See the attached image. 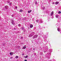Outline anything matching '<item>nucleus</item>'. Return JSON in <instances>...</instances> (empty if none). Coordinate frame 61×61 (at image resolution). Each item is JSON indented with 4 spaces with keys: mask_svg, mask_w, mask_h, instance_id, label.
<instances>
[{
    "mask_svg": "<svg viewBox=\"0 0 61 61\" xmlns=\"http://www.w3.org/2000/svg\"><path fill=\"white\" fill-rule=\"evenodd\" d=\"M37 36H38V35H35L33 37V39H34V38H37Z\"/></svg>",
    "mask_w": 61,
    "mask_h": 61,
    "instance_id": "f257e3e1",
    "label": "nucleus"
},
{
    "mask_svg": "<svg viewBox=\"0 0 61 61\" xmlns=\"http://www.w3.org/2000/svg\"><path fill=\"white\" fill-rule=\"evenodd\" d=\"M11 23L12 25H14L15 24V22H14V20H13L11 22Z\"/></svg>",
    "mask_w": 61,
    "mask_h": 61,
    "instance_id": "f03ea898",
    "label": "nucleus"
},
{
    "mask_svg": "<svg viewBox=\"0 0 61 61\" xmlns=\"http://www.w3.org/2000/svg\"><path fill=\"white\" fill-rule=\"evenodd\" d=\"M53 14H54V11H52L51 12V16H52V15H53Z\"/></svg>",
    "mask_w": 61,
    "mask_h": 61,
    "instance_id": "7ed1b4c3",
    "label": "nucleus"
},
{
    "mask_svg": "<svg viewBox=\"0 0 61 61\" xmlns=\"http://www.w3.org/2000/svg\"><path fill=\"white\" fill-rule=\"evenodd\" d=\"M33 27V25L31 24L30 25V27L31 28H32V27Z\"/></svg>",
    "mask_w": 61,
    "mask_h": 61,
    "instance_id": "20e7f679",
    "label": "nucleus"
},
{
    "mask_svg": "<svg viewBox=\"0 0 61 61\" xmlns=\"http://www.w3.org/2000/svg\"><path fill=\"white\" fill-rule=\"evenodd\" d=\"M39 21L41 23H42L43 22V21H42V19H40Z\"/></svg>",
    "mask_w": 61,
    "mask_h": 61,
    "instance_id": "39448f33",
    "label": "nucleus"
},
{
    "mask_svg": "<svg viewBox=\"0 0 61 61\" xmlns=\"http://www.w3.org/2000/svg\"><path fill=\"white\" fill-rule=\"evenodd\" d=\"M32 11V10H29L28 11V13H31Z\"/></svg>",
    "mask_w": 61,
    "mask_h": 61,
    "instance_id": "423d86ee",
    "label": "nucleus"
},
{
    "mask_svg": "<svg viewBox=\"0 0 61 61\" xmlns=\"http://www.w3.org/2000/svg\"><path fill=\"white\" fill-rule=\"evenodd\" d=\"M5 8L6 9H7L8 8V7L7 5L5 6Z\"/></svg>",
    "mask_w": 61,
    "mask_h": 61,
    "instance_id": "0eeeda50",
    "label": "nucleus"
},
{
    "mask_svg": "<svg viewBox=\"0 0 61 61\" xmlns=\"http://www.w3.org/2000/svg\"><path fill=\"white\" fill-rule=\"evenodd\" d=\"M25 48H26V47H25V46L23 47L22 48V49H25Z\"/></svg>",
    "mask_w": 61,
    "mask_h": 61,
    "instance_id": "6e6552de",
    "label": "nucleus"
},
{
    "mask_svg": "<svg viewBox=\"0 0 61 61\" xmlns=\"http://www.w3.org/2000/svg\"><path fill=\"white\" fill-rule=\"evenodd\" d=\"M24 57L25 58H26L28 57V56H24Z\"/></svg>",
    "mask_w": 61,
    "mask_h": 61,
    "instance_id": "1a4fd4ad",
    "label": "nucleus"
},
{
    "mask_svg": "<svg viewBox=\"0 0 61 61\" xmlns=\"http://www.w3.org/2000/svg\"><path fill=\"white\" fill-rule=\"evenodd\" d=\"M59 3V2H56V5H57Z\"/></svg>",
    "mask_w": 61,
    "mask_h": 61,
    "instance_id": "9d476101",
    "label": "nucleus"
},
{
    "mask_svg": "<svg viewBox=\"0 0 61 61\" xmlns=\"http://www.w3.org/2000/svg\"><path fill=\"white\" fill-rule=\"evenodd\" d=\"M15 58H18V56H16L15 57Z\"/></svg>",
    "mask_w": 61,
    "mask_h": 61,
    "instance_id": "9b49d317",
    "label": "nucleus"
},
{
    "mask_svg": "<svg viewBox=\"0 0 61 61\" xmlns=\"http://www.w3.org/2000/svg\"><path fill=\"white\" fill-rule=\"evenodd\" d=\"M58 15H56V18H57L58 17Z\"/></svg>",
    "mask_w": 61,
    "mask_h": 61,
    "instance_id": "f8f14e48",
    "label": "nucleus"
},
{
    "mask_svg": "<svg viewBox=\"0 0 61 61\" xmlns=\"http://www.w3.org/2000/svg\"><path fill=\"white\" fill-rule=\"evenodd\" d=\"M33 36V35H29V37H31V36Z\"/></svg>",
    "mask_w": 61,
    "mask_h": 61,
    "instance_id": "ddd939ff",
    "label": "nucleus"
},
{
    "mask_svg": "<svg viewBox=\"0 0 61 61\" xmlns=\"http://www.w3.org/2000/svg\"><path fill=\"white\" fill-rule=\"evenodd\" d=\"M57 30L58 31H60V29H58V28H57Z\"/></svg>",
    "mask_w": 61,
    "mask_h": 61,
    "instance_id": "4468645a",
    "label": "nucleus"
},
{
    "mask_svg": "<svg viewBox=\"0 0 61 61\" xmlns=\"http://www.w3.org/2000/svg\"><path fill=\"white\" fill-rule=\"evenodd\" d=\"M23 11V10H20V12H22Z\"/></svg>",
    "mask_w": 61,
    "mask_h": 61,
    "instance_id": "2eb2a0df",
    "label": "nucleus"
},
{
    "mask_svg": "<svg viewBox=\"0 0 61 61\" xmlns=\"http://www.w3.org/2000/svg\"><path fill=\"white\" fill-rule=\"evenodd\" d=\"M10 55H12V53H10Z\"/></svg>",
    "mask_w": 61,
    "mask_h": 61,
    "instance_id": "dca6fc26",
    "label": "nucleus"
},
{
    "mask_svg": "<svg viewBox=\"0 0 61 61\" xmlns=\"http://www.w3.org/2000/svg\"><path fill=\"white\" fill-rule=\"evenodd\" d=\"M61 12L60 11H59L58 13V14H61Z\"/></svg>",
    "mask_w": 61,
    "mask_h": 61,
    "instance_id": "f3484780",
    "label": "nucleus"
},
{
    "mask_svg": "<svg viewBox=\"0 0 61 61\" xmlns=\"http://www.w3.org/2000/svg\"><path fill=\"white\" fill-rule=\"evenodd\" d=\"M35 5H36L37 4V2H36L35 3Z\"/></svg>",
    "mask_w": 61,
    "mask_h": 61,
    "instance_id": "a211bd4d",
    "label": "nucleus"
},
{
    "mask_svg": "<svg viewBox=\"0 0 61 61\" xmlns=\"http://www.w3.org/2000/svg\"><path fill=\"white\" fill-rule=\"evenodd\" d=\"M36 22H37V23L38 22V20H36Z\"/></svg>",
    "mask_w": 61,
    "mask_h": 61,
    "instance_id": "6ab92c4d",
    "label": "nucleus"
},
{
    "mask_svg": "<svg viewBox=\"0 0 61 61\" xmlns=\"http://www.w3.org/2000/svg\"><path fill=\"white\" fill-rule=\"evenodd\" d=\"M21 29L22 30H23L24 29V27L21 28Z\"/></svg>",
    "mask_w": 61,
    "mask_h": 61,
    "instance_id": "aec40b11",
    "label": "nucleus"
},
{
    "mask_svg": "<svg viewBox=\"0 0 61 61\" xmlns=\"http://www.w3.org/2000/svg\"><path fill=\"white\" fill-rule=\"evenodd\" d=\"M10 59H12V58H13V57H10Z\"/></svg>",
    "mask_w": 61,
    "mask_h": 61,
    "instance_id": "412c9836",
    "label": "nucleus"
},
{
    "mask_svg": "<svg viewBox=\"0 0 61 61\" xmlns=\"http://www.w3.org/2000/svg\"><path fill=\"white\" fill-rule=\"evenodd\" d=\"M44 41H45V42H46V39Z\"/></svg>",
    "mask_w": 61,
    "mask_h": 61,
    "instance_id": "4be33fe9",
    "label": "nucleus"
},
{
    "mask_svg": "<svg viewBox=\"0 0 61 61\" xmlns=\"http://www.w3.org/2000/svg\"><path fill=\"white\" fill-rule=\"evenodd\" d=\"M40 54H41V55H42V54H43V53L41 52V53H40Z\"/></svg>",
    "mask_w": 61,
    "mask_h": 61,
    "instance_id": "5701e85b",
    "label": "nucleus"
},
{
    "mask_svg": "<svg viewBox=\"0 0 61 61\" xmlns=\"http://www.w3.org/2000/svg\"><path fill=\"white\" fill-rule=\"evenodd\" d=\"M10 5H11L12 4V3H10L9 4Z\"/></svg>",
    "mask_w": 61,
    "mask_h": 61,
    "instance_id": "b1692460",
    "label": "nucleus"
},
{
    "mask_svg": "<svg viewBox=\"0 0 61 61\" xmlns=\"http://www.w3.org/2000/svg\"><path fill=\"white\" fill-rule=\"evenodd\" d=\"M18 26H20V25L19 24L18 25Z\"/></svg>",
    "mask_w": 61,
    "mask_h": 61,
    "instance_id": "393cba45",
    "label": "nucleus"
},
{
    "mask_svg": "<svg viewBox=\"0 0 61 61\" xmlns=\"http://www.w3.org/2000/svg\"><path fill=\"white\" fill-rule=\"evenodd\" d=\"M52 4H55V3L54 2H53L52 3Z\"/></svg>",
    "mask_w": 61,
    "mask_h": 61,
    "instance_id": "a878e982",
    "label": "nucleus"
},
{
    "mask_svg": "<svg viewBox=\"0 0 61 61\" xmlns=\"http://www.w3.org/2000/svg\"><path fill=\"white\" fill-rule=\"evenodd\" d=\"M22 55L23 56H24V54L23 53V54H22Z\"/></svg>",
    "mask_w": 61,
    "mask_h": 61,
    "instance_id": "bb28decb",
    "label": "nucleus"
},
{
    "mask_svg": "<svg viewBox=\"0 0 61 61\" xmlns=\"http://www.w3.org/2000/svg\"><path fill=\"white\" fill-rule=\"evenodd\" d=\"M24 61H27L26 60H25Z\"/></svg>",
    "mask_w": 61,
    "mask_h": 61,
    "instance_id": "cd10ccee",
    "label": "nucleus"
},
{
    "mask_svg": "<svg viewBox=\"0 0 61 61\" xmlns=\"http://www.w3.org/2000/svg\"><path fill=\"white\" fill-rule=\"evenodd\" d=\"M15 7L16 8V9L17 8V6Z\"/></svg>",
    "mask_w": 61,
    "mask_h": 61,
    "instance_id": "c85d7f7f",
    "label": "nucleus"
},
{
    "mask_svg": "<svg viewBox=\"0 0 61 61\" xmlns=\"http://www.w3.org/2000/svg\"><path fill=\"white\" fill-rule=\"evenodd\" d=\"M12 17H13V16H14L13 15H12Z\"/></svg>",
    "mask_w": 61,
    "mask_h": 61,
    "instance_id": "c756f323",
    "label": "nucleus"
},
{
    "mask_svg": "<svg viewBox=\"0 0 61 61\" xmlns=\"http://www.w3.org/2000/svg\"><path fill=\"white\" fill-rule=\"evenodd\" d=\"M33 50H35V49L34 48V49H33Z\"/></svg>",
    "mask_w": 61,
    "mask_h": 61,
    "instance_id": "7c9ffc66",
    "label": "nucleus"
},
{
    "mask_svg": "<svg viewBox=\"0 0 61 61\" xmlns=\"http://www.w3.org/2000/svg\"><path fill=\"white\" fill-rule=\"evenodd\" d=\"M53 18H54L53 17H51V18H52V19Z\"/></svg>",
    "mask_w": 61,
    "mask_h": 61,
    "instance_id": "2f4dec72",
    "label": "nucleus"
},
{
    "mask_svg": "<svg viewBox=\"0 0 61 61\" xmlns=\"http://www.w3.org/2000/svg\"><path fill=\"white\" fill-rule=\"evenodd\" d=\"M9 2H8V3H9Z\"/></svg>",
    "mask_w": 61,
    "mask_h": 61,
    "instance_id": "473e14b6",
    "label": "nucleus"
},
{
    "mask_svg": "<svg viewBox=\"0 0 61 61\" xmlns=\"http://www.w3.org/2000/svg\"><path fill=\"white\" fill-rule=\"evenodd\" d=\"M21 38H23L22 37H21Z\"/></svg>",
    "mask_w": 61,
    "mask_h": 61,
    "instance_id": "72a5a7b5",
    "label": "nucleus"
},
{
    "mask_svg": "<svg viewBox=\"0 0 61 61\" xmlns=\"http://www.w3.org/2000/svg\"><path fill=\"white\" fill-rule=\"evenodd\" d=\"M14 29L15 30V28H14Z\"/></svg>",
    "mask_w": 61,
    "mask_h": 61,
    "instance_id": "f704fd0d",
    "label": "nucleus"
},
{
    "mask_svg": "<svg viewBox=\"0 0 61 61\" xmlns=\"http://www.w3.org/2000/svg\"><path fill=\"white\" fill-rule=\"evenodd\" d=\"M46 52V51H44V53H45Z\"/></svg>",
    "mask_w": 61,
    "mask_h": 61,
    "instance_id": "c9c22d12",
    "label": "nucleus"
}]
</instances>
